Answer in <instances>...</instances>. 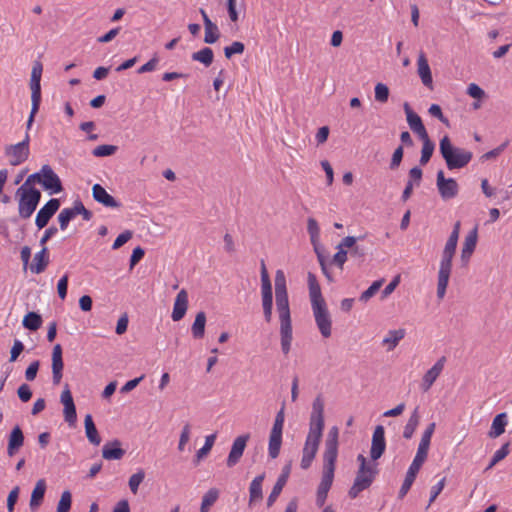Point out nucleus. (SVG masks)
Returning a JSON list of instances; mask_svg holds the SVG:
<instances>
[{
    "instance_id": "09e8293b",
    "label": "nucleus",
    "mask_w": 512,
    "mask_h": 512,
    "mask_svg": "<svg viewBox=\"0 0 512 512\" xmlns=\"http://www.w3.org/2000/svg\"><path fill=\"white\" fill-rule=\"evenodd\" d=\"M72 504V495L70 491L66 490L61 494L60 500L57 505V512H69Z\"/></svg>"
},
{
    "instance_id": "de8ad7c7",
    "label": "nucleus",
    "mask_w": 512,
    "mask_h": 512,
    "mask_svg": "<svg viewBox=\"0 0 512 512\" xmlns=\"http://www.w3.org/2000/svg\"><path fill=\"white\" fill-rule=\"evenodd\" d=\"M307 231L310 236V240L312 244H315L319 241L320 237V228L317 221L314 218H309L307 221Z\"/></svg>"
},
{
    "instance_id": "aec40b11",
    "label": "nucleus",
    "mask_w": 512,
    "mask_h": 512,
    "mask_svg": "<svg viewBox=\"0 0 512 512\" xmlns=\"http://www.w3.org/2000/svg\"><path fill=\"white\" fill-rule=\"evenodd\" d=\"M424 464L423 461H420L418 459H413L412 463L410 464L405 479L402 483V486L399 490V498L402 499L410 490L411 486L413 485L416 476L418 472L420 471L422 465Z\"/></svg>"
},
{
    "instance_id": "052dcab7",
    "label": "nucleus",
    "mask_w": 512,
    "mask_h": 512,
    "mask_svg": "<svg viewBox=\"0 0 512 512\" xmlns=\"http://www.w3.org/2000/svg\"><path fill=\"white\" fill-rule=\"evenodd\" d=\"M445 482H446V478L443 477L434 486H432L428 506H430L436 500L438 495L442 492V490L444 489V486H445Z\"/></svg>"
},
{
    "instance_id": "1a4fd4ad",
    "label": "nucleus",
    "mask_w": 512,
    "mask_h": 512,
    "mask_svg": "<svg viewBox=\"0 0 512 512\" xmlns=\"http://www.w3.org/2000/svg\"><path fill=\"white\" fill-rule=\"evenodd\" d=\"M4 154L12 166H19L24 163L30 155L29 133H25V137L21 142L7 145L4 149Z\"/></svg>"
},
{
    "instance_id": "49530a36",
    "label": "nucleus",
    "mask_w": 512,
    "mask_h": 512,
    "mask_svg": "<svg viewBox=\"0 0 512 512\" xmlns=\"http://www.w3.org/2000/svg\"><path fill=\"white\" fill-rule=\"evenodd\" d=\"M478 240V229L474 227L465 237L462 249L474 252Z\"/></svg>"
},
{
    "instance_id": "2eb2a0df",
    "label": "nucleus",
    "mask_w": 512,
    "mask_h": 512,
    "mask_svg": "<svg viewBox=\"0 0 512 512\" xmlns=\"http://www.w3.org/2000/svg\"><path fill=\"white\" fill-rule=\"evenodd\" d=\"M249 437V434L240 435L233 441L231 450L226 460V465L229 468L234 467L240 461L246 448Z\"/></svg>"
},
{
    "instance_id": "e2e57ef3",
    "label": "nucleus",
    "mask_w": 512,
    "mask_h": 512,
    "mask_svg": "<svg viewBox=\"0 0 512 512\" xmlns=\"http://www.w3.org/2000/svg\"><path fill=\"white\" fill-rule=\"evenodd\" d=\"M74 208L77 215H82L85 221H89L92 218V212L85 208L80 200L74 201Z\"/></svg>"
},
{
    "instance_id": "a19ab883",
    "label": "nucleus",
    "mask_w": 512,
    "mask_h": 512,
    "mask_svg": "<svg viewBox=\"0 0 512 512\" xmlns=\"http://www.w3.org/2000/svg\"><path fill=\"white\" fill-rule=\"evenodd\" d=\"M213 51L209 47H204L201 50L192 54V59L204 64L206 67L210 66L213 62Z\"/></svg>"
},
{
    "instance_id": "4d7b16f0",
    "label": "nucleus",
    "mask_w": 512,
    "mask_h": 512,
    "mask_svg": "<svg viewBox=\"0 0 512 512\" xmlns=\"http://www.w3.org/2000/svg\"><path fill=\"white\" fill-rule=\"evenodd\" d=\"M508 141H505L503 144H501L500 146L484 153L481 157H480V160L482 162H485V161H488V160H492V159H495L497 158L504 150L505 148L508 146Z\"/></svg>"
},
{
    "instance_id": "680f3d73",
    "label": "nucleus",
    "mask_w": 512,
    "mask_h": 512,
    "mask_svg": "<svg viewBox=\"0 0 512 512\" xmlns=\"http://www.w3.org/2000/svg\"><path fill=\"white\" fill-rule=\"evenodd\" d=\"M42 177V168L40 171L35 172L28 176L26 181L19 187V188H25V189H36L34 186H32L33 182H37L41 184V178Z\"/></svg>"
},
{
    "instance_id": "c756f323",
    "label": "nucleus",
    "mask_w": 512,
    "mask_h": 512,
    "mask_svg": "<svg viewBox=\"0 0 512 512\" xmlns=\"http://www.w3.org/2000/svg\"><path fill=\"white\" fill-rule=\"evenodd\" d=\"M45 492L46 482L44 479H40L36 482V485L31 494L29 506L32 511L37 510L38 507L41 505Z\"/></svg>"
},
{
    "instance_id": "423d86ee",
    "label": "nucleus",
    "mask_w": 512,
    "mask_h": 512,
    "mask_svg": "<svg viewBox=\"0 0 512 512\" xmlns=\"http://www.w3.org/2000/svg\"><path fill=\"white\" fill-rule=\"evenodd\" d=\"M439 150L449 170L465 167L473 157L471 151L454 147L447 135L440 140Z\"/></svg>"
},
{
    "instance_id": "39448f33",
    "label": "nucleus",
    "mask_w": 512,
    "mask_h": 512,
    "mask_svg": "<svg viewBox=\"0 0 512 512\" xmlns=\"http://www.w3.org/2000/svg\"><path fill=\"white\" fill-rule=\"evenodd\" d=\"M357 461L359 463V469L356 473L353 485L348 491V495L351 499L357 498L362 491L368 489L378 474V464L376 462L368 461L362 454L357 456Z\"/></svg>"
},
{
    "instance_id": "864d4df0",
    "label": "nucleus",
    "mask_w": 512,
    "mask_h": 512,
    "mask_svg": "<svg viewBox=\"0 0 512 512\" xmlns=\"http://www.w3.org/2000/svg\"><path fill=\"white\" fill-rule=\"evenodd\" d=\"M117 151V146L114 145H99L93 151L92 154L95 157H106L111 156Z\"/></svg>"
},
{
    "instance_id": "13d9d810",
    "label": "nucleus",
    "mask_w": 512,
    "mask_h": 512,
    "mask_svg": "<svg viewBox=\"0 0 512 512\" xmlns=\"http://www.w3.org/2000/svg\"><path fill=\"white\" fill-rule=\"evenodd\" d=\"M244 44L239 41H234L230 46L224 48V54L227 58H231L234 54H242L244 52Z\"/></svg>"
},
{
    "instance_id": "a211bd4d",
    "label": "nucleus",
    "mask_w": 512,
    "mask_h": 512,
    "mask_svg": "<svg viewBox=\"0 0 512 512\" xmlns=\"http://www.w3.org/2000/svg\"><path fill=\"white\" fill-rule=\"evenodd\" d=\"M446 358L443 356L424 374L420 387L422 391L427 392L434 384L436 379L442 373L445 366Z\"/></svg>"
},
{
    "instance_id": "b1692460",
    "label": "nucleus",
    "mask_w": 512,
    "mask_h": 512,
    "mask_svg": "<svg viewBox=\"0 0 512 512\" xmlns=\"http://www.w3.org/2000/svg\"><path fill=\"white\" fill-rule=\"evenodd\" d=\"M92 195L95 201L101 203L105 207L118 208L120 203L110 195L100 184H94L92 187Z\"/></svg>"
},
{
    "instance_id": "473e14b6",
    "label": "nucleus",
    "mask_w": 512,
    "mask_h": 512,
    "mask_svg": "<svg viewBox=\"0 0 512 512\" xmlns=\"http://www.w3.org/2000/svg\"><path fill=\"white\" fill-rule=\"evenodd\" d=\"M418 74L422 80V83L426 87L432 86V74L427 59L424 54H420L418 57Z\"/></svg>"
},
{
    "instance_id": "6e6d98bb",
    "label": "nucleus",
    "mask_w": 512,
    "mask_h": 512,
    "mask_svg": "<svg viewBox=\"0 0 512 512\" xmlns=\"http://www.w3.org/2000/svg\"><path fill=\"white\" fill-rule=\"evenodd\" d=\"M190 432H191V426L190 424L186 423L180 433L179 442H178V450L180 452H183L185 450L186 444L190 440Z\"/></svg>"
},
{
    "instance_id": "c85d7f7f",
    "label": "nucleus",
    "mask_w": 512,
    "mask_h": 512,
    "mask_svg": "<svg viewBox=\"0 0 512 512\" xmlns=\"http://www.w3.org/2000/svg\"><path fill=\"white\" fill-rule=\"evenodd\" d=\"M49 264V254L47 247H43L34 255L33 262L30 265V271L34 274H40L45 271Z\"/></svg>"
},
{
    "instance_id": "c9c22d12",
    "label": "nucleus",
    "mask_w": 512,
    "mask_h": 512,
    "mask_svg": "<svg viewBox=\"0 0 512 512\" xmlns=\"http://www.w3.org/2000/svg\"><path fill=\"white\" fill-rule=\"evenodd\" d=\"M420 422L419 408L416 407L411 413L406 425L403 430V437L405 439H411L414 432L416 431Z\"/></svg>"
},
{
    "instance_id": "72a5a7b5",
    "label": "nucleus",
    "mask_w": 512,
    "mask_h": 512,
    "mask_svg": "<svg viewBox=\"0 0 512 512\" xmlns=\"http://www.w3.org/2000/svg\"><path fill=\"white\" fill-rule=\"evenodd\" d=\"M404 329L390 330L384 337L382 344L387 346V351L394 350L399 342L405 337Z\"/></svg>"
},
{
    "instance_id": "393cba45",
    "label": "nucleus",
    "mask_w": 512,
    "mask_h": 512,
    "mask_svg": "<svg viewBox=\"0 0 512 512\" xmlns=\"http://www.w3.org/2000/svg\"><path fill=\"white\" fill-rule=\"evenodd\" d=\"M308 287L311 306L326 303L322 296L321 288L317 281V278L313 273H308Z\"/></svg>"
},
{
    "instance_id": "f704fd0d",
    "label": "nucleus",
    "mask_w": 512,
    "mask_h": 512,
    "mask_svg": "<svg viewBox=\"0 0 512 512\" xmlns=\"http://www.w3.org/2000/svg\"><path fill=\"white\" fill-rule=\"evenodd\" d=\"M84 425L86 437L88 438L89 442L95 446L99 445L101 438L90 414L85 416Z\"/></svg>"
},
{
    "instance_id": "dca6fc26",
    "label": "nucleus",
    "mask_w": 512,
    "mask_h": 512,
    "mask_svg": "<svg viewBox=\"0 0 512 512\" xmlns=\"http://www.w3.org/2000/svg\"><path fill=\"white\" fill-rule=\"evenodd\" d=\"M386 448L385 431L381 425L376 426L373 435L370 449V456L373 462L378 460L384 453Z\"/></svg>"
},
{
    "instance_id": "ea45409f",
    "label": "nucleus",
    "mask_w": 512,
    "mask_h": 512,
    "mask_svg": "<svg viewBox=\"0 0 512 512\" xmlns=\"http://www.w3.org/2000/svg\"><path fill=\"white\" fill-rule=\"evenodd\" d=\"M22 324L26 329L36 331L41 327L42 318L36 312H29L25 315Z\"/></svg>"
},
{
    "instance_id": "37998d69",
    "label": "nucleus",
    "mask_w": 512,
    "mask_h": 512,
    "mask_svg": "<svg viewBox=\"0 0 512 512\" xmlns=\"http://www.w3.org/2000/svg\"><path fill=\"white\" fill-rule=\"evenodd\" d=\"M219 491L216 488L209 489L202 498L200 512H208L210 507L217 501Z\"/></svg>"
},
{
    "instance_id": "cd10ccee",
    "label": "nucleus",
    "mask_w": 512,
    "mask_h": 512,
    "mask_svg": "<svg viewBox=\"0 0 512 512\" xmlns=\"http://www.w3.org/2000/svg\"><path fill=\"white\" fill-rule=\"evenodd\" d=\"M200 13L203 18V23L205 26V37L204 42L208 44L215 43L219 38V30L216 24H214L210 18L208 17L205 10L200 9Z\"/></svg>"
},
{
    "instance_id": "6e6552de",
    "label": "nucleus",
    "mask_w": 512,
    "mask_h": 512,
    "mask_svg": "<svg viewBox=\"0 0 512 512\" xmlns=\"http://www.w3.org/2000/svg\"><path fill=\"white\" fill-rule=\"evenodd\" d=\"M261 296L264 318L265 321L269 323L272 320L273 291L270 277L263 260L261 261Z\"/></svg>"
},
{
    "instance_id": "e433bc0d",
    "label": "nucleus",
    "mask_w": 512,
    "mask_h": 512,
    "mask_svg": "<svg viewBox=\"0 0 512 512\" xmlns=\"http://www.w3.org/2000/svg\"><path fill=\"white\" fill-rule=\"evenodd\" d=\"M206 315L204 312L197 313L194 323L191 327L192 335L195 339L203 338L205 334Z\"/></svg>"
},
{
    "instance_id": "7ed1b4c3",
    "label": "nucleus",
    "mask_w": 512,
    "mask_h": 512,
    "mask_svg": "<svg viewBox=\"0 0 512 512\" xmlns=\"http://www.w3.org/2000/svg\"><path fill=\"white\" fill-rule=\"evenodd\" d=\"M338 436L339 430L336 426L332 427L325 440V450L323 453V472L320 484L317 489V503L323 505L328 491L330 490L335 472V465L338 456Z\"/></svg>"
},
{
    "instance_id": "412c9836",
    "label": "nucleus",
    "mask_w": 512,
    "mask_h": 512,
    "mask_svg": "<svg viewBox=\"0 0 512 512\" xmlns=\"http://www.w3.org/2000/svg\"><path fill=\"white\" fill-rule=\"evenodd\" d=\"M290 473H291V464L289 463V464H286L282 468V472L279 475L275 485L273 486V489H272L270 495L267 498V506L268 507H271L275 503V501L277 500L279 495L281 494L284 486L286 485V483L288 481Z\"/></svg>"
},
{
    "instance_id": "0e129e2a",
    "label": "nucleus",
    "mask_w": 512,
    "mask_h": 512,
    "mask_svg": "<svg viewBox=\"0 0 512 512\" xmlns=\"http://www.w3.org/2000/svg\"><path fill=\"white\" fill-rule=\"evenodd\" d=\"M132 238V232L129 230L124 231L123 233L119 234L117 238L115 239L112 248L113 249H119L122 247L126 242H128Z\"/></svg>"
},
{
    "instance_id": "2f4dec72",
    "label": "nucleus",
    "mask_w": 512,
    "mask_h": 512,
    "mask_svg": "<svg viewBox=\"0 0 512 512\" xmlns=\"http://www.w3.org/2000/svg\"><path fill=\"white\" fill-rule=\"evenodd\" d=\"M265 479V474H260L256 476L250 483L249 486V504H253L256 501H259L263 497L262 492V484Z\"/></svg>"
},
{
    "instance_id": "3c124183",
    "label": "nucleus",
    "mask_w": 512,
    "mask_h": 512,
    "mask_svg": "<svg viewBox=\"0 0 512 512\" xmlns=\"http://www.w3.org/2000/svg\"><path fill=\"white\" fill-rule=\"evenodd\" d=\"M430 443L431 440L421 438L414 458L425 462L428 455Z\"/></svg>"
},
{
    "instance_id": "0eeeda50",
    "label": "nucleus",
    "mask_w": 512,
    "mask_h": 512,
    "mask_svg": "<svg viewBox=\"0 0 512 512\" xmlns=\"http://www.w3.org/2000/svg\"><path fill=\"white\" fill-rule=\"evenodd\" d=\"M16 197L18 198L19 217L28 219L35 212L41 200V192L38 189L18 188Z\"/></svg>"
},
{
    "instance_id": "f3484780",
    "label": "nucleus",
    "mask_w": 512,
    "mask_h": 512,
    "mask_svg": "<svg viewBox=\"0 0 512 512\" xmlns=\"http://www.w3.org/2000/svg\"><path fill=\"white\" fill-rule=\"evenodd\" d=\"M43 72V66L41 62L36 61L33 64L31 77H30V89H31V102L41 103V77Z\"/></svg>"
},
{
    "instance_id": "58836bf2",
    "label": "nucleus",
    "mask_w": 512,
    "mask_h": 512,
    "mask_svg": "<svg viewBox=\"0 0 512 512\" xmlns=\"http://www.w3.org/2000/svg\"><path fill=\"white\" fill-rule=\"evenodd\" d=\"M216 440V434H210L205 437L204 445L196 452L194 463L198 464L205 456L209 454Z\"/></svg>"
},
{
    "instance_id": "79ce46f5",
    "label": "nucleus",
    "mask_w": 512,
    "mask_h": 512,
    "mask_svg": "<svg viewBox=\"0 0 512 512\" xmlns=\"http://www.w3.org/2000/svg\"><path fill=\"white\" fill-rule=\"evenodd\" d=\"M423 141V146L421 150L420 164L426 165L435 149V144L429 139V136L426 138H420Z\"/></svg>"
},
{
    "instance_id": "20e7f679",
    "label": "nucleus",
    "mask_w": 512,
    "mask_h": 512,
    "mask_svg": "<svg viewBox=\"0 0 512 512\" xmlns=\"http://www.w3.org/2000/svg\"><path fill=\"white\" fill-rule=\"evenodd\" d=\"M460 232V222L457 221L454 224L453 230L445 244V247L442 252L441 261L439 265L438 271V281H437V297L439 299H443L446 290L448 287L451 270H452V260L456 252L458 238Z\"/></svg>"
},
{
    "instance_id": "a18cd8bd",
    "label": "nucleus",
    "mask_w": 512,
    "mask_h": 512,
    "mask_svg": "<svg viewBox=\"0 0 512 512\" xmlns=\"http://www.w3.org/2000/svg\"><path fill=\"white\" fill-rule=\"evenodd\" d=\"M145 478V472L143 469H138L136 473L130 476L128 485L130 488V491L133 494H137L140 484L143 482Z\"/></svg>"
},
{
    "instance_id": "a878e982",
    "label": "nucleus",
    "mask_w": 512,
    "mask_h": 512,
    "mask_svg": "<svg viewBox=\"0 0 512 512\" xmlns=\"http://www.w3.org/2000/svg\"><path fill=\"white\" fill-rule=\"evenodd\" d=\"M24 435L19 426H15L8 439L7 454L12 457L23 446Z\"/></svg>"
},
{
    "instance_id": "bf43d9fd",
    "label": "nucleus",
    "mask_w": 512,
    "mask_h": 512,
    "mask_svg": "<svg viewBox=\"0 0 512 512\" xmlns=\"http://www.w3.org/2000/svg\"><path fill=\"white\" fill-rule=\"evenodd\" d=\"M422 175H423V172L421 170V168L419 167H413L409 170V173H408V181L407 183H411V185H416L418 186L422 180Z\"/></svg>"
},
{
    "instance_id": "9d476101",
    "label": "nucleus",
    "mask_w": 512,
    "mask_h": 512,
    "mask_svg": "<svg viewBox=\"0 0 512 512\" xmlns=\"http://www.w3.org/2000/svg\"><path fill=\"white\" fill-rule=\"evenodd\" d=\"M316 326L323 338H329L332 334V318L327 304L311 306Z\"/></svg>"
},
{
    "instance_id": "5701e85b",
    "label": "nucleus",
    "mask_w": 512,
    "mask_h": 512,
    "mask_svg": "<svg viewBox=\"0 0 512 512\" xmlns=\"http://www.w3.org/2000/svg\"><path fill=\"white\" fill-rule=\"evenodd\" d=\"M188 308V294L185 289H182L178 292L174 305L173 311L171 314V318L173 321L178 322L184 318L186 311Z\"/></svg>"
},
{
    "instance_id": "7c9ffc66",
    "label": "nucleus",
    "mask_w": 512,
    "mask_h": 512,
    "mask_svg": "<svg viewBox=\"0 0 512 512\" xmlns=\"http://www.w3.org/2000/svg\"><path fill=\"white\" fill-rule=\"evenodd\" d=\"M507 423V414L505 412L496 415L492 421V425L490 431L488 432V436L492 439H495L502 435L505 432V427Z\"/></svg>"
},
{
    "instance_id": "8fccbe9b",
    "label": "nucleus",
    "mask_w": 512,
    "mask_h": 512,
    "mask_svg": "<svg viewBox=\"0 0 512 512\" xmlns=\"http://www.w3.org/2000/svg\"><path fill=\"white\" fill-rule=\"evenodd\" d=\"M430 443L431 440L421 438L414 458L425 462L428 455Z\"/></svg>"
},
{
    "instance_id": "603ef678",
    "label": "nucleus",
    "mask_w": 512,
    "mask_h": 512,
    "mask_svg": "<svg viewBox=\"0 0 512 512\" xmlns=\"http://www.w3.org/2000/svg\"><path fill=\"white\" fill-rule=\"evenodd\" d=\"M375 100L380 103L387 102L389 98V88L383 83H377L375 86Z\"/></svg>"
},
{
    "instance_id": "4be33fe9",
    "label": "nucleus",
    "mask_w": 512,
    "mask_h": 512,
    "mask_svg": "<svg viewBox=\"0 0 512 512\" xmlns=\"http://www.w3.org/2000/svg\"><path fill=\"white\" fill-rule=\"evenodd\" d=\"M63 367L62 347L60 344H56L52 351V381L54 385L61 382Z\"/></svg>"
},
{
    "instance_id": "bb28decb",
    "label": "nucleus",
    "mask_w": 512,
    "mask_h": 512,
    "mask_svg": "<svg viewBox=\"0 0 512 512\" xmlns=\"http://www.w3.org/2000/svg\"><path fill=\"white\" fill-rule=\"evenodd\" d=\"M125 454L118 440L107 442L102 448V456L106 460H120Z\"/></svg>"
},
{
    "instance_id": "6ab92c4d",
    "label": "nucleus",
    "mask_w": 512,
    "mask_h": 512,
    "mask_svg": "<svg viewBox=\"0 0 512 512\" xmlns=\"http://www.w3.org/2000/svg\"><path fill=\"white\" fill-rule=\"evenodd\" d=\"M403 108L410 129L414 133H416L420 138H426V136H428V133L425 129V126L423 125L420 116L411 109L410 105L407 102L404 103Z\"/></svg>"
},
{
    "instance_id": "9b49d317",
    "label": "nucleus",
    "mask_w": 512,
    "mask_h": 512,
    "mask_svg": "<svg viewBox=\"0 0 512 512\" xmlns=\"http://www.w3.org/2000/svg\"><path fill=\"white\" fill-rule=\"evenodd\" d=\"M436 186L443 200H449L457 196L459 186L454 178H445L443 170L437 172Z\"/></svg>"
},
{
    "instance_id": "69168bd1",
    "label": "nucleus",
    "mask_w": 512,
    "mask_h": 512,
    "mask_svg": "<svg viewBox=\"0 0 512 512\" xmlns=\"http://www.w3.org/2000/svg\"><path fill=\"white\" fill-rule=\"evenodd\" d=\"M19 487L16 486L14 487L9 495H8V498H7V510L8 512H13L14 511V507H15V504L18 500V497H19Z\"/></svg>"
},
{
    "instance_id": "4c0bfd02",
    "label": "nucleus",
    "mask_w": 512,
    "mask_h": 512,
    "mask_svg": "<svg viewBox=\"0 0 512 512\" xmlns=\"http://www.w3.org/2000/svg\"><path fill=\"white\" fill-rule=\"evenodd\" d=\"M282 445V434L270 432L268 443V455L270 458L275 459L279 456Z\"/></svg>"
},
{
    "instance_id": "ddd939ff",
    "label": "nucleus",
    "mask_w": 512,
    "mask_h": 512,
    "mask_svg": "<svg viewBox=\"0 0 512 512\" xmlns=\"http://www.w3.org/2000/svg\"><path fill=\"white\" fill-rule=\"evenodd\" d=\"M60 402L64 406L63 415L65 421L69 424V426H74L77 421V413L71 391L67 384L65 385V388L60 395Z\"/></svg>"
},
{
    "instance_id": "338daca9",
    "label": "nucleus",
    "mask_w": 512,
    "mask_h": 512,
    "mask_svg": "<svg viewBox=\"0 0 512 512\" xmlns=\"http://www.w3.org/2000/svg\"><path fill=\"white\" fill-rule=\"evenodd\" d=\"M23 350H24V344L22 343V341L15 339L13 346L11 348V351H10L9 361L10 362L16 361Z\"/></svg>"
},
{
    "instance_id": "f8f14e48",
    "label": "nucleus",
    "mask_w": 512,
    "mask_h": 512,
    "mask_svg": "<svg viewBox=\"0 0 512 512\" xmlns=\"http://www.w3.org/2000/svg\"><path fill=\"white\" fill-rule=\"evenodd\" d=\"M41 185L50 194H57L63 190L59 176L49 165L42 166Z\"/></svg>"
},
{
    "instance_id": "f03ea898",
    "label": "nucleus",
    "mask_w": 512,
    "mask_h": 512,
    "mask_svg": "<svg viewBox=\"0 0 512 512\" xmlns=\"http://www.w3.org/2000/svg\"><path fill=\"white\" fill-rule=\"evenodd\" d=\"M275 300L280 322L281 350L287 355L291 350L293 333L286 279L282 270H277L275 275Z\"/></svg>"
},
{
    "instance_id": "774afa93",
    "label": "nucleus",
    "mask_w": 512,
    "mask_h": 512,
    "mask_svg": "<svg viewBox=\"0 0 512 512\" xmlns=\"http://www.w3.org/2000/svg\"><path fill=\"white\" fill-rule=\"evenodd\" d=\"M467 94L474 99H482L485 96L484 90L475 83L469 84Z\"/></svg>"
},
{
    "instance_id": "4468645a",
    "label": "nucleus",
    "mask_w": 512,
    "mask_h": 512,
    "mask_svg": "<svg viewBox=\"0 0 512 512\" xmlns=\"http://www.w3.org/2000/svg\"><path fill=\"white\" fill-rule=\"evenodd\" d=\"M60 201L56 198L50 199L37 213L35 225L38 229L44 228L53 215L58 211Z\"/></svg>"
},
{
    "instance_id": "5fc2aeb1",
    "label": "nucleus",
    "mask_w": 512,
    "mask_h": 512,
    "mask_svg": "<svg viewBox=\"0 0 512 512\" xmlns=\"http://www.w3.org/2000/svg\"><path fill=\"white\" fill-rule=\"evenodd\" d=\"M382 285V280L373 282L368 289L363 291L359 297V300L362 302H367L370 298H372L377 291L380 289Z\"/></svg>"
},
{
    "instance_id": "f257e3e1",
    "label": "nucleus",
    "mask_w": 512,
    "mask_h": 512,
    "mask_svg": "<svg viewBox=\"0 0 512 512\" xmlns=\"http://www.w3.org/2000/svg\"><path fill=\"white\" fill-rule=\"evenodd\" d=\"M324 426V401L321 396H317L312 403V411L309 419V431L302 450L300 466L304 470L311 466L317 454Z\"/></svg>"
},
{
    "instance_id": "c03bdc74",
    "label": "nucleus",
    "mask_w": 512,
    "mask_h": 512,
    "mask_svg": "<svg viewBox=\"0 0 512 512\" xmlns=\"http://www.w3.org/2000/svg\"><path fill=\"white\" fill-rule=\"evenodd\" d=\"M76 217V212L74 206L71 208H64L58 215V221L60 224V229L62 231L66 230L69 222Z\"/></svg>"
}]
</instances>
